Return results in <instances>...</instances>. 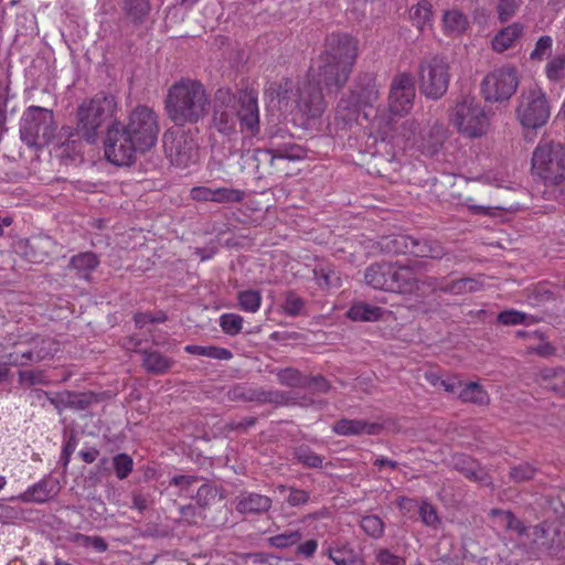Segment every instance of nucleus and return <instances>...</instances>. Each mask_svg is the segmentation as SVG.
<instances>
[{"label":"nucleus","instance_id":"obj_1","mask_svg":"<svg viewBox=\"0 0 565 565\" xmlns=\"http://www.w3.org/2000/svg\"><path fill=\"white\" fill-rule=\"evenodd\" d=\"M358 57V42L348 34H331L326 40L323 53L308 75L294 83L285 78L270 83L265 96L276 102L284 113L297 111L306 118H318L326 109L322 88L338 93L348 82Z\"/></svg>","mask_w":565,"mask_h":565},{"label":"nucleus","instance_id":"obj_2","mask_svg":"<svg viewBox=\"0 0 565 565\" xmlns=\"http://www.w3.org/2000/svg\"><path fill=\"white\" fill-rule=\"evenodd\" d=\"M237 120L242 132L256 136L259 132V109L254 92L243 90L238 96L230 88H218L212 102V127L223 136L237 134Z\"/></svg>","mask_w":565,"mask_h":565},{"label":"nucleus","instance_id":"obj_3","mask_svg":"<svg viewBox=\"0 0 565 565\" xmlns=\"http://www.w3.org/2000/svg\"><path fill=\"white\" fill-rule=\"evenodd\" d=\"M210 104V95L201 82L182 78L168 89L164 110L174 125L183 127L203 120Z\"/></svg>","mask_w":565,"mask_h":565},{"label":"nucleus","instance_id":"obj_4","mask_svg":"<svg viewBox=\"0 0 565 565\" xmlns=\"http://www.w3.org/2000/svg\"><path fill=\"white\" fill-rule=\"evenodd\" d=\"M373 131L383 140L390 141L403 149L417 148L428 154H434L441 146L446 129L441 124H434L433 131L436 134L434 142H426L422 137L419 122L414 119L403 121L398 127L395 125L394 118L386 115H376L371 122Z\"/></svg>","mask_w":565,"mask_h":565},{"label":"nucleus","instance_id":"obj_5","mask_svg":"<svg viewBox=\"0 0 565 565\" xmlns=\"http://www.w3.org/2000/svg\"><path fill=\"white\" fill-rule=\"evenodd\" d=\"M118 109L116 97L109 93L96 94L77 108L76 130L88 142H95L99 129Z\"/></svg>","mask_w":565,"mask_h":565},{"label":"nucleus","instance_id":"obj_6","mask_svg":"<svg viewBox=\"0 0 565 565\" xmlns=\"http://www.w3.org/2000/svg\"><path fill=\"white\" fill-rule=\"evenodd\" d=\"M452 126L465 137L479 138L490 128V119L483 106L473 97H462L451 109Z\"/></svg>","mask_w":565,"mask_h":565},{"label":"nucleus","instance_id":"obj_7","mask_svg":"<svg viewBox=\"0 0 565 565\" xmlns=\"http://www.w3.org/2000/svg\"><path fill=\"white\" fill-rule=\"evenodd\" d=\"M532 173L545 184L565 179V148L556 142H540L532 154Z\"/></svg>","mask_w":565,"mask_h":565},{"label":"nucleus","instance_id":"obj_8","mask_svg":"<svg viewBox=\"0 0 565 565\" xmlns=\"http://www.w3.org/2000/svg\"><path fill=\"white\" fill-rule=\"evenodd\" d=\"M515 114L523 128L539 129L543 127L551 116V107L545 92L537 85L523 89L518 99Z\"/></svg>","mask_w":565,"mask_h":565},{"label":"nucleus","instance_id":"obj_9","mask_svg":"<svg viewBox=\"0 0 565 565\" xmlns=\"http://www.w3.org/2000/svg\"><path fill=\"white\" fill-rule=\"evenodd\" d=\"M450 76V65L446 57L435 55L424 58L418 66L420 93L433 100L441 98L448 90Z\"/></svg>","mask_w":565,"mask_h":565},{"label":"nucleus","instance_id":"obj_10","mask_svg":"<svg viewBox=\"0 0 565 565\" xmlns=\"http://www.w3.org/2000/svg\"><path fill=\"white\" fill-rule=\"evenodd\" d=\"M121 128L141 148V152L151 149L158 139V115L148 106L135 107L127 118V124Z\"/></svg>","mask_w":565,"mask_h":565},{"label":"nucleus","instance_id":"obj_11","mask_svg":"<svg viewBox=\"0 0 565 565\" xmlns=\"http://www.w3.org/2000/svg\"><path fill=\"white\" fill-rule=\"evenodd\" d=\"M518 70L512 64L494 67L481 82V94L487 102L509 100L519 87Z\"/></svg>","mask_w":565,"mask_h":565},{"label":"nucleus","instance_id":"obj_12","mask_svg":"<svg viewBox=\"0 0 565 565\" xmlns=\"http://www.w3.org/2000/svg\"><path fill=\"white\" fill-rule=\"evenodd\" d=\"M55 126L53 113L46 108L29 107L20 124L21 139L28 146L47 143L54 136Z\"/></svg>","mask_w":565,"mask_h":565},{"label":"nucleus","instance_id":"obj_13","mask_svg":"<svg viewBox=\"0 0 565 565\" xmlns=\"http://www.w3.org/2000/svg\"><path fill=\"white\" fill-rule=\"evenodd\" d=\"M60 350L58 343L49 337H24L19 341L15 350L7 355L6 364L23 366L39 363L54 356Z\"/></svg>","mask_w":565,"mask_h":565},{"label":"nucleus","instance_id":"obj_14","mask_svg":"<svg viewBox=\"0 0 565 565\" xmlns=\"http://www.w3.org/2000/svg\"><path fill=\"white\" fill-rule=\"evenodd\" d=\"M163 147L171 164L185 169L196 164L200 160V151L194 137L183 130H168L163 135Z\"/></svg>","mask_w":565,"mask_h":565},{"label":"nucleus","instance_id":"obj_15","mask_svg":"<svg viewBox=\"0 0 565 565\" xmlns=\"http://www.w3.org/2000/svg\"><path fill=\"white\" fill-rule=\"evenodd\" d=\"M141 148L125 132L121 124L116 121L107 129L105 157L115 166H129Z\"/></svg>","mask_w":565,"mask_h":565},{"label":"nucleus","instance_id":"obj_16","mask_svg":"<svg viewBox=\"0 0 565 565\" xmlns=\"http://www.w3.org/2000/svg\"><path fill=\"white\" fill-rule=\"evenodd\" d=\"M416 90L412 75L398 73L391 83L388 109L380 115L391 116V118L407 115L413 108Z\"/></svg>","mask_w":565,"mask_h":565},{"label":"nucleus","instance_id":"obj_17","mask_svg":"<svg viewBox=\"0 0 565 565\" xmlns=\"http://www.w3.org/2000/svg\"><path fill=\"white\" fill-rule=\"evenodd\" d=\"M385 246L390 252L415 257L440 258L444 255L443 247L437 242L418 241L403 235L390 239Z\"/></svg>","mask_w":565,"mask_h":565},{"label":"nucleus","instance_id":"obj_18","mask_svg":"<svg viewBox=\"0 0 565 565\" xmlns=\"http://www.w3.org/2000/svg\"><path fill=\"white\" fill-rule=\"evenodd\" d=\"M380 98V90L375 84L363 88L358 96L342 98L337 107L338 115L347 122L355 120L359 109L373 107Z\"/></svg>","mask_w":565,"mask_h":565},{"label":"nucleus","instance_id":"obj_19","mask_svg":"<svg viewBox=\"0 0 565 565\" xmlns=\"http://www.w3.org/2000/svg\"><path fill=\"white\" fill-rule=\"evenodd\" d=\"M422 268V263L416 262L413 266H399L394 264L392 275V291L401 294H413L419 290V278L417 270Z\"/></svg>","mask_w":565,"mask_h":565},{"label":"nucleus","instance_id":"obj_20","mask_svg":"<svg viewBox=\"0 0 565 565\" xmlns=\"http://www.w3.org/2000/svg\"><path fill=\"white\" fill-rule=\"evenodd\" d=\"M47 398L58 412L66 408L84 411L95 401V396L92 393H73L70 391L57 393Z\"/></svg>","mask_w":565,"mask_h":565},{"label":"nucleus","instance_id":"obj_21","mask_svg":"<svg viewBox=\"0 0 565 565\" xmlns=\"http://www.w3.org/2000/svg\"><path fill=\"white\" fill-rule=\"evenodd\" d=\"M394 273V264L376 263L369 266L364 274L365 282L374 289L392 291V275Z\"/></svg>","mask_w":565,"mask_h":565},{"label":"nucleus","instance_id":"obj_22","mask_svg":"<svg viewBox=\"0 0 565 565\" xmlns=\"http://www.w3.org/2000/svg\"><path fill=\"white\" fill-rule=\"evenodd\" d=\"M271 508V499L255 492H242L236 498V510L243 514L264 513Z\"/></svg>","mask_w":565,"mask_h":565},{"label":"nucleus","instance_id":"obj_23","mask_svg":"<svg viewBox=\"0 0 565 565\" xmlns=\"http://www.w3.org/2000/svg\"><path fill=\"white\" fill-rule=\"evenodd\" d=\"M382 426L362 419H341L333 425V431L338 435H376Z\"/></svg>","mask_w":565,"mask_h":565},{"label":"nucleus","instance_id":"obj_24","mask_svg":"<svg viewBox=\"0 0 565 565\" xmlns=\"http://www.w3.org/2000/svg\"><path fill=\"white\" fill-rule=\"evenodd\" d=\"M469 28V20L458 9L446 10L441 15V30L446 36L457 38Z\"/></svg>","mask_w":565,"mask_h":565},{"label":"nucleus","instance_id":"obj_25","mask_svg":"<svg viewBox=\"0 0 565 565\" xmlns=\"http://www.w3.org/2000/svg\"><path fill=\"white\" fill-rule=\"evenodd\" d=\"M454 467L471 481L480 482L483 486L491 484L487 471L475 462L470 457L459 455L454 457Z\"/></svg>","mask_w":565,"mask_h":565},{"label":"nucleus","instance_id":"obj_26","mask_svg":"<svg viewBox=\"0 0 565 565\" xmlns=\"http://www.w3.org/2000/svg\"><path fill=\"white\" fill-rule=\"evenodd\" d=\"M426 282L433 289H439L444 292H448L451 295L471 294V292L479 291L482 288V284L478 279L471 278V277L457 279V280H454L444 286L438 285L437 279H434V278H429Z\"/></svg>","mask_w":565,"mask_h":565},{"label":"nucleus","instance_id":"obj_27","mask_svg":"<svg viewBox=\"0 0 565 565\" xmlns=\"http://www.w3.org/2000/svg\"><path fill=\"white\" fill-rule=\"evenodd\" d=\"M523 26L520 23H512L500 30L492 39L491 46L494 52L503 53L514 46L521 38Z\"/></svg>","mask_w":565,"mask_h":565},{"label":"nucleus","instance_id":"obj_28","mask_svg":"<svg viewBox=\"0 0 565 565\" xmlns=\"http://www.w3.org/2000/svg\"><path fill=\"white\" fill-rule=\"evenodd\" d=\"M56 492L57 487L54 482L41 480L20 494L19 499L24 502L44 503L52 499Z\"/></svg>","mask_w":565,"mask_h":565},{"label":"nucleus","instance_id":"obj_29","mask_svg":"<svg viewBox=\"0 0 565 565\" xmlns=\"http://www.w3.org/2000/svg\"><path fill=\"white\" fill-rule=\"evenodd\" d=\"M265 153L270 157V164L275 166L278 160L300 161L306 158V150L295 143H288L279 147H274L265 150Z\"/></svg>","mask_w":565,"mask_h":565},{"label":"nucleus","instance_id":"obj_30","mask_svg":"<svg viewBox=\"0 0 565 565\" xmlns=\"http://www.w3.org/2000/svg\"><path fill=\"white\" fill-rule=\"evenodd\" d=\"M327 554L335 565H365L363 557L347 544L329 547Z\"/></svg>","mask_w":565,"mask_h":565},{"label":"nucleus","instance_id":"obj_31","mask_svg":"<svg viewBox=\"0 0 565 565\" xmlns=\"http://www.w3.org/2000/svg\"><path fill=\"white\" fill-rule=\"evenodd\" d=\"M173 360L157 351L142 352V366L153 374L167 373L173 365Z\"/></svg>","mask_w":565,"mask_h":565},{"label":"nucleus","instance_id":"obj_32","mask_svg":"<svg viewBox=\"0 0 565 565\" xmlns=\"http://www.w3.org/2000/svg\"><path fill=\"white\" fill-rule=\"evenodd\" d=\"M409 19L413 24L424 31L433 25V6L427 0H422L409 10Z\"/></svg>","mask_w":565,"mask_h":565},{"label":"nucleus","instance_id":"obj_33","mask_svg":"<svg viewBox=\"0 0 565 565\" xmlns=\"http://www.w3.org/2000/svg\"><path fill=\"white\" fill-rule=\"evenodd\" d=\"M458 396L465 403H472L480 406H486L490 403L488 392L476 382L465 384Z\"/></svg>","mask_w":565,"mask_h":565},{"label":"nucleus","instance_id":"obj_34","mask_svg":"<svg viewBox=\"0 0 565 565\" xmlns=\"http://www.w3.org/2000/svg\"><path fill=\"white\" fill-rule=\"evenodd\" d=\"M384 312L380 307L359 302L350 308L348 317L353 321H377L383 317Z\"/></svg>","mask_w":565,"mask_h":565},{"label":"nucleus","instance_id":"obj_35","mask_svg":"<svg viewBox=\"0 0 565 565\" xmlns=\"http://www.w3.org/2000/svg\"><path fill=\"white\" fill-rule=\"evenodd\" d=\"M99 260L96 254L90 252L79 253L70 260V267L75 269L81 277L87 278L96 269Z\"/></svg>","mask_w":565,"mask_h":565},{"label":"nucleus","instance_id":"obj_36","mask_svg":"<svg viewBox=\"0 0 565 565\" xmlns=\"http://www.w3.org/2000/svg\"><path fill=\"white\" fill-rule=\"evenodd\" d=\"M541 379L544 387L565 395V370L545 369L541 372Z\"/></svg>","mask_w":565,"mask_h":565},{"label":"nucleus","instance_id":"obj_37","mask_svg":"<svg viewBox=\"0 0 565 565\" xmlns=\"http://www.w3.org/2000/svg\"><path fill=\"white\" fill-rule=\"evenodd\" d=\"M185 352L193 354V355H200V356H207L215 360L221 361H227L233 358L232 352L228 349L214 347V345H194L190 344L184 348Z\"/></svg>","mask_w":565,"mask_h":565},{"label":"nucleus","instance_id":"obj_38","mask_svg":"<svg viewBox=\"0 0 565 565\" xmlns=\"http://www.w3.org/2000/svg\"><path fill=\"white\" fill-rule=\"evenodd\" d=\"M546 77L552 82L565 79V52L554 55L545 65Z\"/></svg>","mask_w":565,"mask_h":565},{"label":"nucleus","instance_id":"obj_39","mask_svg":"<svg viewBox=\"0 0 565 565\" xmlns=\"http://www.w3.org/2000/svg\"><path fill=\"white\" fill-rule=\"evenodd\" d=\"M245 196V191L241 189L220 186L214 189L213 203H241Z\"/></svg>","mask_w":565,"mask_h":565},{"label":"nucleus","instance_id":"obj_40","mask_svg":"<svg viewBox=\"0 0 565 565\" xmlns=\"http://www.w3.org/2000/svg\"><path fill=\"white\" fill-rule=\"evenodd\" d=\"M237 300L242 310L254 313L260 308L262 295L253 289L243 290L238 292Z\"/></svg>","mask_w":565,"mask_h":565},{"label":"nucleus","instance_id":"obj_41","mask_svg":"<svg viewBox=\"0 0 565 565\" xmlns=\"http://www.w3.org/2000/svg\"><path fill=\"white\" fill-rule=\"evenodd\" d=\"M498 321L504 326L532 324L537 320L518 310H505L498 315Z\"/></svg>","mask_w":565,"mask_h":565},{"label":"nucleus","instance_id":"obj_42","mask_svg":"<svg viewBox=\"0 0 565 565\" xmlns=\"http://www.w3.org/2000/svg\"><path fill=\"white\" fill-rule=\"evenodd\" d=\"M302 534L299 530L286 531L269 537V544L277 548H287L300 542Z\"/></svg>","mask_w":565,"mask_h":565},{"label":"nucleus","instance_id":"obj_43","mask_svg":"<svg viewBox=\"0 0 565 565\" xmlns=\"http://www.w3.org/2000/svg\"><path fill=\"white\" fill-rule=\"evenodd\" d=\"M553 39L550 35H542L535 42L534 49L530 53V60L534 62H542L552 52Z\"/></svg>","mask_w":565,"mask_h":565},{"label":"nucleus","instance_id":"obj_44","mask_svg":"<svg viewBox=\"0 0 565 565\" xmlns=\"http://www.w3.org/2000/svg\"><path fill=\"white\" fill-rule=\"evenodd\" d=\"M361 527L365 534L373 539H380L384 533V522L377 515L363 516Z\"/></svg>","mask_w":565,"mask_h":565},{"label":"nucleus","instance_id":"obj_45","mask_svg":"<svg viewBox=\"0 0 565 565\" xmlns=\"http://www.w3.org/2000/svg\"><path fill=\"white\" fill-rule=\"evenodd\" d=\"M125 10L134 21H140L149 13V0H126Z\"/></svg>","mask_w":565,"mask_h":565},{"label":"nucleus","instance_id":"obj_46","mask_svg":"<svg viewBox=\"0 0 565 565\" xmlns=\"http://www.w3.org/2000/svg\"><path fill=\"white\" fill-rule=\"evenodd\" d=\"M243 318L236 313H223L220 317V327L228 335H236L242 331Z\"/></svg>","mask_w":565,"mask_h":565},{"label":"nucleus","instance_id":"obj_47","mask_svg":"<svg viewBox=\"0 0 565 565\" xmlns=\"http://www.w3.org/2000/svg\"><path fill=\"white\" fill-rule=\"evenodd\" d=\"M295 456L300 463L309 468H319L323 463V457L305 446L298 447L295 450Z\"/></svg>","mask_w":565,"mask_h":565},{"label":"nucleus","instance_id":"obj_48","mask_svg":"<svg viewBox=\"0 0 565 565\" xmlns=\"http://www.w3.org/2000/svg\"><path fill=\"white\" fill-rule=\"evenodd\" d=\"M491 514L498 516L502 522L503 526L508 530L515 531L519 534H524L526 527L519 521L512 512L510 511H501V510H492Z\"/></svg>","mask_w":565,"mask_h":565},{"label":"nucleus","instance_id":"obj_49","mask_svg":"<svg viewBox=\"0 0 565 565\" xmlns=\"http://www.w3.org/2000/svg\"><path fill=\"white\" fill-rule=\"evenodd\" d=\"M315 279L320 287L329 288L339 285V277L330 267L320 266L313 270Z\"/></svg>","mask_w":565,"mask_h":565},{"label":"nucleus","instance_id":"obj_50","mask_svg":"<svg viewBox=\"0 0 565 565\" xmlns=\"http://www.w3.org/2000/svg\"><path fill=\"white\" fill-rule=\"evenodd\" d=\"M276 375L281 385L288 387H298L302 385V376L300 372L294 367L278 370Z\"/></svg>","mask_w":565,"mask_h":565},{"label":"nucleus","instance_id":"obj_51","mask_svg":"<svg viewBox=\"0 0 565 565\" xmlns=\"http://www.w3.org/2000/svg\"><path fill=\"white\" fill-rule=\"evenodd\" d=\"M115 473L118 479H126L132 471L134 461L127 454H119L113 459Z\"/></svg>","mask_w":565,"mask_h":565},{"label":"nucleus","instance_id":"obj_52","mask_svg":"<svg viewBox=\"0 0 565 565\" xmlns=\"http://www.w3.org/2000/svg\"><path fill=\"white\" fill-rule=\"evenodd\" d=\"M303 308V300L295 292L289 291L286 294L282 310L287 316H298Z\"/></svg>","mask_w":565,"mask_h":565},{"label":"nucleus","instance_id":"obj_53","mask_svg":"<svg viewBox=\"0 0 565 565\" xmlns=\"http://www.w3.org/2000/svg\"><path fill=\"white\" fill-rule=\"evenodd\" d=\"M19 382L30 386L35 384H49L45 373L41 370L20 371Z\"/></svg>","mask_w":565,"mask_h":565},{"label":"nucleus","instance_id":"obj_54","mask_svg":"<svg viewBox=\"0 0 565 565\" xmlns=\"http://www.w3.org/2000/svg\"><path fill=\"white\" fill-rule=\"evenodd\" d=\"M535 476V468L529 463H521L511 468L510 479L514 482H524Z\"/></svg>","mask_w":565,"mask_h":565},{"label":"nucleus","instance_id":"obj_55","mask_svg":"<svg viewBox=\"0 0 565 565\" xmlns=\"http://www.w3.org/2000/svg\"><path fill=\"white\" fill-rule=\"evenodd\" d=\"M419 515L424 524L427 526H437L439 524V518L437 515L436 510L431 504L424 501L419 505Z\"/></svg>","mask_w":565,"mask_h":565},{"label":"nucleus","instance_id":"obj_56","mask_svg":"<svg viewBox=\"0 0 565 565\" xmlns=\"http://www.w3.org/2000/svg\"><path fill=\"white\" fill-rule=\"evenodd\" d=\"M520 0H500L498 4V14L501 21L509 20L519 9Z\"/></svg>","mask_w":565,"mask_h":565},{"label":"nucleus","instance_id":"obj_57","mask_svg":"<svg viewBox=\"0 0 565 565\" xmlns=\"http://www.w3.org/2000/svg\"><path fill=\"white\" fill-rule=\"evenodd\" d=\"M198 481L199 478L196 476H175L171 479V484L178 487L181 494L185 497H192L190 488Z\"/></svg>","mask_w":565,"mask_h":565},{"label":"nucleus","instance_id":"obj_58","mask_svg":"<svg viewBox=\"0 0 565 565\" xmlns=\"http://www.w3.org/2000/svg\"><path fill=\"white\" fill-rule=\"evenodd\" d=\"M379 565H405V559L391 553L388 550L381 548L375 555Z\"/></svg>","mask_w":565,"mask_h":565},{"label":"nucleus","instance_id":"obj_59","mask_svg":"<svg viewBox=\"0 0 565 565\" xmlns=\"http://www.w3.org/2000/svg\"><path fill=\"white\" fill-rule=\"evenodd\" d=\"M214 189L205 185L194 186L190 191V198L198 202H213Z\"/></svg>","mask_w":565,"mask_h":565},{"label":"nucleus","instance_id":"obj_60","mask_svg":"<svg viewBox=\"0 0 565 565\" xmlns=\"http://www.w3.org/2000/svg\"><path fill=\"white\" fill-rule=\"evenodd\" d=\"M309 493L306 490L290 488L287 502L291 507L305 505L309 501Z\"/></svg>","mask_w":565,"mask_h":565},{"label":"nucleus","instance_id":"obj_61","mask_svg":"<svg viewBox=\"0 0 565 565\" xmlns=\"http://www.w3.org/2000/svg\"><path fill=\"white\" fill-rule=\"evenodd\" d=\"M216 495V489L207 483L202 484L195 494V499L201 507H205Z\"/></svg>","mask_w":565,"mask_h":565},{"label":"nucleus","instance_id":"obj_62","mask_svg":"<svg viewBox=\"0 0 565 565\" xmlns=\"http://www.w3.org/2000/svg\"><path fill=\"white\" fill-rule=\"evenodd\" d=\"M52 245V242L49 238H35L31 243L32 248H41L43 252L39 255L34 254L32 256V262L42 263L45 257L49 255L47 247Z\"/></svg>","mask_w":565,"mask_h":565},{"label":"nucleus","instance_id":"obj_63","mask_svg":"<svg viewBox=\"0 0 565 565\" xmlns=\"http://www.w3.org/2000/svg\"><path fill=\"white\" fill-rule=\"evenodd\" d=\"M317 548H318V542L316 540H308L301 544H298L297 552L300 555L309 558L316 553Z\"/></svg>","mask_w":565,"mask_h":565},{"label":"nucleus","instance_id":"obj_64","mask_svg":"<svg viewBox=\"0 0 565 565\" xmlns=\"http://www.w3.org/2000/svg\"><path fill=\"white\" fill-rule=\"evenodd\" d=\"M82 539L86 545H92L98 552H105L107 550L106 542L99 536H82Z\"/></svg>","mask_w":565,"mask_h":565}]
</instances>
